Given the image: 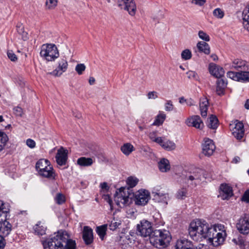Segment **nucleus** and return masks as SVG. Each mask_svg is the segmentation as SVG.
Wrapping results in <instances>:
<instances>
[{"instance_id": "39", "label": "nucleus", "mask_w": 249, "mask_h": 249, "mask_svg": "<svg viewBox=\"0 0 249 249\" xmlns=\"http://www.w3.org/2000/svg\"><path fill=\"white\" fill-rule=\"evenodd\" d=\"M57 0H46L45 3L46 8L51 10L54 9L57 4Z\"/></svg>"}, {"instance_id": "64", "label": "nucleus", "mask_w": 249, "mask_h": 249, "mask_svg": "<svg viewBox=\"0 0 249 249\" xmlns=\"http://www.w3.org/2000/svg\"><path fill=\"white\" fill-rule=\"evenodd\" d=\"M95 79L93 77H90L89 79V85H92L95 83Z\"/></svg>"}, {"instance_id": "43", "label": "nucleus", "mask_w": 249, "mask_h": 249, "mask_svg": "<svg viewBox=\"0 0 249 249\" xmlns=\"http://www.w3.org/2000/svg\"><path fill=\"white\" fill-rule=\"evenodd\" d=\"M187 191L185 188H181L177 192L176 197L178 199H182L186 196Z\"/></svg>"}, {"instance_id": "51", "label": "nucleus", "mask_w": 249, "mask_h": 249, "mask_svg": "<svg viewBox=\"0 0 249 249\" xmlns=\"http://www.w3.org/2000/svg\"><path fill=\"white\" fill-rule=\"evenodd\" d=\"M198 36L199 37L205 41H209L210 40L209 36L203 31H199L198 32Z\"/></svg>"}, {"instance_id": "61", "label": "nucleus", "mask_w": 249, "mask_h": 249, "mask_svg": "<svg viewBox=\"0 0 249 249\" xmlns=\"http://www.w3.org/2000/svg\"><path fill=\"white\" fill-rule=\"evenodd\" d=\"M5 245V242L2 235H0V249H3Z\"/></svg>"}, {"instance_id": "40", "label": "nucleus", "mask_w": 249, "mask_h": 249, "mask_svg": "<svg viewBox=\"0 0 249 249\" xmlns=\"http://www.w3.org/2000/svg\"><path fill=\"white\" fill-rule=\"evenodd\" d=\"M227 76L236 81H240V72L229 71L227 73Z\"/></svg>"}, {"instance_id": "13", "label": "nucleus", "mask_w": 249, "mask_h": 249, "mask_svg": "<svg viewBox=\"0 0 249 249\" xmlns=\"http://www.w3.org/2000/svg\"><path fill=\"white\" fill-rule=\"evenodd\" d=\"M150 199V194L145 190H141L135 194V202L138 205H145Z\"/></svg>"}, {"instance_id": "19", "label": "nucleus", "mask_w": 249, "mask_h": 249, "mask_svg": "<svg viewBox=\"0 0 249 249\" xmlns=\"http://www.w3.org/2000/svg\"><path fill=\"white\" fill-rule=\"evenodd\" d=\"M236 227L241 233L246 234L249 233V221L245 218H240Z\"/></svg>"}, {"instance_id": "12", "label": "nucleus", "mask_w": 249, "mask_h": 249, "mask_svg": "<svg viewBox=\"0 0 249 249\" xmlns=\"http://www.w3.org/2000/svg\"><path fill=\"white\" fill-rule=\"evenodd\" d=\"M57 66L55 69L51 72H48V74L54 77H60L66 71L68 67V63L66 59L61 58L57 61Z\"/></svg>"}, {"instance_id": "10", "label": "nucleus", "mask_w": 249, "mask_h": 249, "mask_svg": "<svg viewBox=\"0 0 249 249\" xmlns=\"http://www.w3.org/2000/svg\"><path fill=\"white\" fill-rule=\"evenodd\" d=\"M185 178L191 182V184L196 185L200 183L202 178H205L204 171L200 168L194 169L186 175Z\"/></svg>"}, {"instance_id": "49", "label": "nucleus", "mask_w": 249, "mask_h": 249, "mask_svg": "<svg viewBox=\"0 0 249 249\" xmlns=\"http://www.w3.org/2000/svg\"><path fill=\"white\" fill-rule=\"evenodd\" d=\"M75 70L79 75H81L86 70V66L84 64H78Z\"/></svg>"}, {"instance_id": "32", "label": "nucleus", "mask_w": 249, "mask_h": 249, "mask_svg": "<svg viewBox=\"0 0 249 249\" xmlns=\"http://www.w3.org/2000/svg\"><path fill=\"white\" fill-rule=\"evenodd\" d=\"M8 140V137L6 133L0 130V152L4 149Z\"/></svg>"}, {"instance_id": "54", "label": "nucleus", "mask_w": 249, "mask_h": 249, "mask_svg": "<svg viewBox=\"0 0 249 249\" xmlns=\"http://www.w3.org/2000/svg\"><path fill=\"white\" fill-rule=\"evenodd\" d=\"M158 97V93L155 91H150L147 93V97L149 99H155Z\"/></svg>"}, {"instance_id": "28", "label": "nucleus", "mask_w": 249, "mask_h": 249, "mask_svg": "<svg viewBox=\"0 0 249 249\" xmlns=\"http://www.w3.org/2000/svg\"><path fill=\"white\" fill-rule=\"evenodd\" d=\"M159 144L164 149L167 151H171L175 149L176 147V144L172 141L167 140L164 141L162 138V142L159 143Z\"/></svg>"}, {"instance_id": "52", "label": "nucleus", "mask_w": 249, "mask_h": 249, "mask_svg": "<svg viewBox=\"0 0 249 249\" xmlns=\"http://www.w3.org/2000/svg\"><path fill=\"white\" fill-rule=\"evenodd\" d=\"M174 109V106L171 101H168L165 104V109L166 111H170Z\"/></svg>"}, {"instance_id": "2", "label": "nucleus", "mask_w": 249, "mask_h": 249, "mask_svg": "<svg viewBox=\"0 0 249 249\" xmlns=\"http://www.w3.org/2000/svg\"><path fill=\"white\" fill-rule=\"evenodd\" d=\"M226 236V230L224 225L216 224L210 227L206 238H208L213 246L217 247L223 243Z\"/></svg>"}, {"instance_id": "14", "label": "nucleus", "mask_w": 249, "mask_h": 249, "mask_svg": "<svg viewBox=\"0 0 249 249\" xmlns=\"http://www.w3.org/2000/svg\"><path fill=\"white\" fill-rule=\"evenodd\" d=\"M233 127L231 128L232 134L238 140H241L245 134L243 124L242 122L236 121Z\"/></svg>"}, {"instance_id": "42", "label": "nucleus", "mask_w": 249, "mask_h": 249, "mask_svg": "<svg viewBox=\"0 0 249 249\" xmlns=\"http://www.w3.org/2000/svg\"><path fill=\"white\" fill-rule=\"evenodd\" d=\"M121 224V222L120 220H115V219H113V220L111 221L110 224H109V229L111 231H115L119 227V226Z\"/></svg>"}, {"instance_id": "62", "label": "nucleus", "mask_w": 249, "mask_h": 249, "mask_svg": "<svg viewBox=\"0 0 249 249\" xmlns=\"http://www.w3.org/2000/svg\"><path fill=\"white\" fill-rule=\"evenodd\" d=\"M100 187L102 190H108L109 187L106 182H103L100 184Z\"/></svg>"}, {"instance_id": "46", "label": "nucleus", "mask_w": 249, "mask_h": 249, "mask_svg": "<svg viewBox=\"0 0 249 249\" xmlns=\"http://www.w3.org/2000/svg\"><path fill=\"white\" fill-rule=\"evenodd\" d=\"M181 56L183 59L189 60L192 57L191 52L188 49H185L182 52Z\"/></svg>"}, {"instance_id": "25", "label": "nucleus", "mask_w": 249, "mask_h": 249, "mask_svg": "<svg viewBox=\"0 0 249 249\" xmlns=\"http://www.w3.org/2000/svg\"><path fill=\"white\" fill-rule=\"evenodd\" d=\"M192 245L186 239L178 240L176 243V249H191Z\"/></svg>"}, {"instance_id": "48", "label": "nucleus", "mask_w": 249, "mask_h": 249, "mask_svg": "<svg viewBox=\"0 0 249 249\" xmlns=\"http://www.w3.org/2000/svg\"><path fill=\"white\" fill-rule=\"evenodd\" d=\"M55 200L57 204L60 205L65 202V197L62 194L58 193L55 197Z\"/></svg>"}, {"instance_id": "29", "label": "nucleus", "mask_w": 249, "mask_h": 249, "mask_svg": "<svg viewBox=\"0 0 249 249\" xmlns=\"http://www.w3.org/2000/svg\"><path fill=\"white\" fill-rule=\"evenodd\" d=\"M159 168L160 170L162 172L169 171L170 169L169 160L166 159H162L159 162Z\"/></svg>"}, {"instance_id": "37", "label": "nucleus", "mask_w": 249, "mask_h": 249, "mask_svg": "<svg viewBox=\"0 0 249 249\" xmlns=\"http://www.w3.org/2000/svg\"><path fill=\"white\" fill-rule=\"evenodd\" d=\"M107 229V225H104L97 228L96 231L102 240L104 239V236L106 235Z\"/></svg>"}, {"instance_id": "44", "label": "nucleus", "mask_w": 249, "mask_h": 249, "mask_svg": "<svg viewBox=\"0 0 249 249\" xmlns=\"http://www.w3.org/2000/svg\"><path fill=\"white\" fill-rule=\"evenodd\" d=\"M213 16L219 19H221L224 16V11L220 8H217L215 9L213 12Z\"/></svg>"}, {"instance_id": "55", "label": "nucleus", "mask_w": 249, "mask_h": 249, "mask_svg": "<svg viewBox=\"0 0 249 249\" xmlns=\"http://www.w3.org/2000/svg\"><path fill=\"white\" fill-rule=\"evenodd\" d=\"M26 143L27 145L30 148H34L36 147V142L32 139H27Z\"/></svg>"}, {"instance_id": "9", "label": "nucleus", "mask_w": 249, "mask_h": 249, "mask_svg": "<svg viewBox=\"0 0 249 249\" xmlns=\"http://www.w3.org/2000/svg\"><path fill=\"white\" fill-rule=\"evenodd\" d=\"M137 231L138 235L143 237H149L154 230L152 223L146 219H143L137 225Z\"/></svg>"}, {"instance_id": "41", "label": "nucleus", "mask_w": 249, "mask_h": 249, "mask_svg": "<svg viewBox=\"0 0 249 249\" xmlns=\"http://www.w3.org/2000/svg\"><path fill=\"white\" fill-rule=\"evenodd\" d=\"M138 181V179L136 178L130 177L128 178L126 182L127 185L130 187L133 188L137 184Z\"/></svg>"}, {"instance_id": "50", "label": "nucleus", "mask_w": 249, "mask_h": 249, "mask_svg": "<svg viewBox=\"0 0 249 249\" xmlns=\"http://www.w3.org/2000/svg\"><path fill=\"white\" fill-rule=\"evenodd\" d=\"M7 55L11 61L16 62L18 60V57L12 50H8Z\"/></svg>"}, {"instance_id": "1", "label": "nucleus", "mask_w": 249, "mask_h": 249, "mask_svg": "<svg viewBox=\"0 0 249 249\" xmlns=\"http://www.w3.org/2000/svg\"><path fill=\"white\" fill-rule=\"evenodd\" d=\"M210 226L204 220L196 219L190 224L189 234L191 238L196 241H201L205 239Z\"/></svg>"}, {"instance_id": "20", "label": "nucleus", "mask_w": 249, "mask_h": 249, "mask_svg": "<svg viewBox=\"0 0 249 249\" xmlns=\"http://www.w3.org/2000/svg\"><path fill=\"white\" fill-rule=\"evenodd\" d=\"M83 238L86 245H89L93 242V231L91 228L89 226L84 227Z\"/></svg>"}, {"instance_id": "16", "label": "nucleus", "mask_w": 249, "mask_h": 249, "mask_svg": "<svg viewBox=\"0 0 249 249\" xmlns=\"http://www.w3.org/2000/svg\"><path fill=\"white\" fill-rule=\"evenodd\" d=\"M186 123L189 126H193L197 129H202L204 126L203 123L198 115H194L188 118Z\"/></svg>"}, {"instance_id": "58", "label": "nucleus", "mask_w": 249, "mask_h": 249, "mask_svg": "<svg viewBox=\"0 0 249 249\" xmlns=\"http://www.w3.org/2000/svg\"><path fill=\"white\" fill-rule=\"evenodd\" d=\"M242 200L247 202H249V190L246 191L244 194Z\"/></svg>"}, {"instance_id": "35", "label": "nucleus", "mask_w": 249, "mask_h": 249, "mask_svg": "<svg viewBox=\"0 0 249 249\" xmlns=\"http://www.w3.org/2000/svg\"><path fill=\"white\" fill-rule=\"evenodd\" d=\"M218 126V119L214 115H212L209 117V121L208 124V126L211 128L214 129L217 128Z\"/></svg>"}, {"instance_id": "45", "label": "nucleus", "mask_w": 249, "mask_h": 249, "mask_svg": "<svg viewBox=\"0 0 249 249\" xmlns=\"http://www.w3.org/2000/svg\"><path fill=\"white\" fill-rule=\"evenodd\" d=\"M150 139L153 142L158 143H161L162 142V137H156V132L154 131L150 133L149 135Z\"/></svg>"}, {"instance_id": "31", "label": "nucleus", "mask_w": 249, "mask_h": 249, "mask_svg": "<svg viewBox=\"0 0 249 249\" xmlns=\"http://www.w3.org/2000/svg\"><path fill=\"white\" fill-rule=\"evenodd\" d=\"M198 50L204 53L205 54H208L210 53V48L208 43L204 41H199L197 44Z\"/></svg>"}, {"instance_id": "17", "label": "nucleus", "mask_w": 249, "mask_h": 249, "mask_svg": "<svg viewBox=\"0 0 249 249\" xmlns=\"http://www.w3.org/2000/svg\"><path fill=\"white\" fill-rule=\"evenodd\" d=\"M219 196L223 200L228 199L233 195L232 188L226 184H221Z\"/></svg>"}, {"instance_id": "60", "label": "nucleus", "mask_w": 249, "mask_h": 249, "mask_svg": "<svg viewBox=\"0 0 249 249\" xmlns=\"http://www.w3.org/2000/svg\"><path fill=\"white\" fill-rule=\"evenodd\" d=\"M17 30L19 34H22L25 33L24 32V29L22 25L21 24H19L17 26Z\"/></svg>"}, {"instance_id": "23", "label": "nucleus", "mask_w": 249, "mask_h": 249, "mask_svg": "<svg viewBox=\"0 0 249 249\" xmlns=\"http://www.w3.org/2000/svg\"><path fill=\"white\" fill-rule=\"evenodd\" d=\"M153 199L157 202H163L167 204L168 194L161 192H153Z\"/></svg>"}, {"instance_id": "53", "label": "nucleus", "mask_w": 249, "mask_h": 249, "mask_svg": "<svg viewBox=\"0 0 249 249\" xmlns=\"http://www.w3.org/2000/svg\"><path fill=\"white\" fill-rule=\"evenodd\" d=\"M14 113L16 116L19 117H21L23 113L22 109L19 107L14 108Z\"/></svg>"}, {"instance_id": "22", "label": "nucleus", "mask_w": 249, "mask_h": 249, "mask_svg": "<svg viewBox=\"0 0 249 249\" xmlns=\"http://www.w3.org/2000/svg\"><path fill=\"white\" fill-rule=\"evenodd\" d=\"M208 106L209 101L208 99L205 97L201 98L199 102V108L202 117H206L207 116Z\"/></svg>"}, {"instance_id": "4", "label": "nucleus", "mask_w": 249, "mask_h": 249, "mask_svg": "<svg viewBox=\"0 0 249 249\" xmlns=\"http://www.w3.org/2000/svg\"><path fill=\"white\" fill-rule=\"evenodd\" d=\"M36 168L40 176L50 179L55 178L53 169L47 160H39L36 163Z\"/></svg>"}, {"instance_id": "5", "label": "nucleus", "mask_w": 249, "mask_h": 249, "mask_svg": "<svg viewBox=\"0 0 249 249\" xmlns=\"http://www.w3.org/2000/svg\"><path fill=\"white\" fill-rule=\"evenodd\" d=\"M40 55L48 62L54 61L59 56L57 47L53 44H45L41 46Z\"/></svg>"}, {"instance_id": "24", "label": "nucleus", "mask_w": 249, "mask_h": 249, "mask_svg": "<svg viewBox=\"0 0 249 249\" xmlns=\"http://www.w3.org/2000/svg\"><path fill=\"white\" fill-rule=\"evenodd\" d=\"M249 66V64L246 62L245 61L236 59H235L232 63L231 68L235 69H241L245 70L247 67Z\"/></svg>"}, {"instance_id": "36", "label": "nucleus", "mask_w": 249, "mask_h": 249, "mask_svg": "<svg viewBox=\"0 0 249 249\" xmlns=\"http://www.w3.org/2000/svg\"><path fill=\"white\" fill-rule=\"evenodd\" d=\"M34 229L37 234L43 235L45 233L46 228L41 225V222H39L34 226Z\"/></svg>"}, {"instance_id": "30", "label": "nucleus", "mask_w": 249, "mask_h": 249, "mask_svg": "<svg viewBox=\"0 0 249 249\" xmlns=\"http://www.w3.org/2000/svg\"><path fill=\"white\" fill-rule=\"evenodd\" d=\"M243 20L244 27L249 31V4L247 5L243 11Z\"/></svg>"}, {"instance_id": "38", "label": "nucleus", "mask_w": 249, "mask_h": 249, "mask_svg": "<svg viewBox=\"0 0 249 249\" xmlns=\"http://www.w3.org/2000/svg\"><path fill=\"white\" fill-rule=\"evenodd\" d=\"M166 118V115L164 113H160L153 123V125L159 126L162 124Z\"/></svg>"}, {"instance_id": "18", "label": "nucleus", "mask_w": 249, "mask_h": 249, "mask_svg": "<svg viewBox=\"0 0 249 249\" xmlns=\"http://www.w3.org/2000/svg\"><path fill=\"white\" fill-rule=\"evenodd\" d=\"M209 70L212 75L217 78L223 76L225 73V71L223 68L213 63L209 64Z\"/></svg>"}, {"instance_id": "21", "label": "nucleus", "mask_w": 249, "mask_h": 249, "mask_svg": "<svg viewBox=\"0 0 249 249\" xmlns=\"http://www.w3.org/2000/svg\"><path fill=\"white\" fill-rule=\"evenodd\" d=\"M55 158L58 165H65L67 160V151L62 147L60 148L57 151Z\"/></svg>"}, {"instance_id": "8", "label": "nucleus", "mask_w": 249, "mask_h": 249, "mask_svg": "<svg viewBox=\"0 0 249 249\" xmlns=\"http://www.w3.org/2000/svg\"><path fill=\"white\" fill-rule=\"evenodd\" d=\"M114 201L120 207H124L129 204L130 201L128 190L124 187L117 190L114 195Z\"/></svg>"}, {"instance_id": "57", "label": "nucleus", "mask_w": 249, "mask_h": 249, "mask_svg": "<svg viewBox=\"0 0 249 249\" xmlns=\"http://www.w3.org/2000/svg\"><path fill=\"white\" fill-rule=\"evenodd\" d=\"M104 199L109 204L110 209L112 210L113 209V202L110 196L108 195H105L104 196Z\"/></svg>"}, {"instance_id": "26", "label": "nucleus", "mask_w": 249, "mask_h": 249, "mask_svg": "<svg viewBox=\"0 0 249 249\" xmlns=\"http://www.w3.org/2000/svg\"><path fill=\"white\" fill-rule=\"evenodd\" d=\"M216 92L218 95H221L224 94L225 88L227 85V82L222 79H218L216 82Z\"/></svg>"}, {"instance_id": "7", "label": "nucleus", "mask_w": 249, "mask_h": 249, "mask_svg": "<svg viewBox=\"0 0 249 249\" xmlns=\"http://www.w3.org/2000/svg\"><path fill=\"white\" fill-rule=\"evenodd\" d=\"M9 209L6 208L3 201L0 200V233L3 236L8 235L11 231L12 225L6 221Z\"/></svg>"}, {"instance_id": "34", "label": "nucleus", "mask_w": 249, "mask_h": 249, "mask_svg": "<svg viewBox=\"0 0 249 249\" xmlns=\"http://www.w3.org/2000/svg\"><path fill=\"white\" fill-rule=\"evenodd\" d=\"M134 150L133 146L129 143H125L121 147V151L125 155H129Z\"/></svg>"}, {"instance_id": "33", "label": "nucleus", "mask_w": 249, "mask_h": 249, "mask_svg": "<svg viewBox=\"0 0 249 249\" xmlns=\"http://www.w3.org/2000/svg\"><path fill=\"white\" fill-rule=\"evenodd\" d=\"M240 81H249V66L240 72Z\"/></svg>"}, {"instance_id": "3", "label": "nucleus", "mask_w": 249, "mask_h": 249, "mask_svg": "<svg viewBox=\"0 0 249 249\" xmlns=\"http://www.w3.org/2000/svg\"><path fill=\"white\" fill-rule=\"evenodd\" d=\"M150 243L157 248H164L168 246L171 239L169 232L166 230H154L149 237Z\"/></svg>"}, {"instance_id": "11", "label": "nucleus", "mask_w": 249, "mask_h": 249, "mask_svg": "<svg viewBox=\"0 0 249 249\" xmlns=\"http://www.w3.org/2000/svg\"><path fill=\"white\" fill-rule=\"evenodd\" d=\"M118 6L120 9L127 11L131 16L136 14L137 6L134 0H118Z\"/></svg>"}, {"instance_id": "56", "label": "nucleus", "mask_w": 249, "mask_h": 249, "mask_svg": "<svg viewBox=\"0 0 249 249\" xmlns=\"http://www.w3.org/2000/svg\"><path fill=\"white\" fill-rule=\"evenodd\" d=\"M206 0H191V3L200 6H203Z\"/></svg>"}, {"instance_id": "27", "label": "nucleus", "mask_w": 249, "mask_h": 249, "mask_svg": "<svg viewBox=\"0 0 249 249\" xmlns=\"http://www.w3.org/2000/svg\"><path fill=\"white\" fill-rule=\"evenodd\" d=\"M94 161V160L91 158L82 157L78 159L77 163L81 166H90L93 164Z\"/></svg>"}, {"instance_id": "15", "label": "nucleus", "mask_w": 249, "mask_h": 249, "mask_svg": "<svg viewBox=\"0 0 249 249\" xmlns=\"http://www.w3.org/2000/svg\"><path fill=\"white\" fill-rule=\"evenodd\" d=\"M215 149V146L212 140L205 139L202 145V152L207 156H211Z\"/></svg>"}, {"instance_id": "59", "label": "nucleus", "mask_w": 249, "mask_h": 249, "mask_svg": "<svg viewBox=\"0 0 249 249\" xmlns=\"http://www.w3.org/2000/svg\"><path fill=\"white\" fill-rule=\"evenodd\" d=\"M187 74L188 75V77L190 79L196 78L197 75L196 73L194 71H189L187 73Z\"/></svg>"}, {"instance_id": "63", "label": "nucleus", "mask_w": 249, "mask_h": 249, "mask_svg": "<svg viewBox=\"0 0 249 249\" xmlns=\"http://www.w3.org/2000/svg\"><path fill=\"white\" fill-rule=\"evenodd\" d=\"M186 104L189 106H192L195 105L194 101L192 99H189L188 100H187Z\"/></svg>"}, {"instance_id": "47", "label": "nucleus", "mask_w": 249, "mask_h": 249, "mask_svg": "<svg viewBox=\"0 0 249 249\" xmlns=\"http://www.w3.org/2000/svg\"><path fill=\"white\" fill-rule=\"evenodd\" d=\"M64 243L65 244L64 248H65L66 249H75V242L69 239V238L67 239V241Z\"/></svg>"}, {"instance_id": "6", "label": "nucleus", "mask_w": 249, "mask_h": 249, "mask_svg": "<svg viewBox=\"0 0 249 249\" xmlns=\"http://www.w3.org/2000/svg\"><path fill=\"white\" fill-rule=\"evenodd\" d=\"M69 238V234L66 231H59L57 234H54L53 237L48 241V246L49 249H64V243Z\"/></svg>"}]
</instances>
